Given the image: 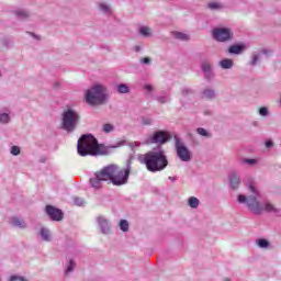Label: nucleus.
<instances>
[{"label":"nucleus","mask_w":281,"mask_h":281,"mask_svg":"<svg viewBox=\"0 0 281 281\" xmlns=\"http://www.w3.org/2000/svg\"><path fill=\"white\" fill-rule=\"evenodd\" d=\"M259 60H260V55L254 53L252 59L250 60L249 65H251V67H256V65H258Z\"/></svg>","instance_id":"32"},{"label":"nucleus","mask_w":281,"mask_h":281,"mask_svg":"<svg viewBox=\"0 0 281 281\" xmlns=\"http://www.w3.org/2000/svg\"><path fill=\"white\" fill-rule=\"evenodd\" d=\"M156 100L159 104H167V102H170V94L168 92H161L160 95L156 97Z\"/></svg>","instance_id":"19"},{"label":"nucleus","mask_w":281,"mask_h":281,"mask_svg":"<svg viewBox=\"0 0 281 281\" xmlns=\"http://www.w3.org/2000/svg\"><path fill=\"white\" fill-rule=\"evenodd\" d=\"M224 281H232V280H229V279H224Z\"/></svg>","instance_id":"47"},{"label":"nucleus","mask_w":281,"mask_h":281,"mask_svg":"<svg viewBox=\"0 0 281 281\" xmlns=\"http://www.w3.org/2000/svg\"><path fill=\"white\" fill-rule=\"evenodd\" d=\"M116 91L119 93H131V87H128V85H126V83H120L116 87Z\"/></svg>","instance_id":"23"},{"label":"nucleus","mask_w":281,"mask_h":281,"mask_svg":"<svg viewBox=\"0 0 281 281\" xmlns=\"http://www.w3.org/2000/svg\"><path fill=\"white\" fill-rule=\"evenodd\" d=\"M97 222L99 223L101 234H111V226L109 225V221L106 218L99 216Z\"/></svg>","instance_id":"13"},{"label":"nucleus","mask_w":281,"mask_h":281,"mask_svg":"<svg viewBox=\"0 0 281 281\" xmlns=\"http://www.w3.org/2000/svg\"><path fill=\"white\" fill-rule=\"evenodd\" d=\"M220 65L222 69H232V67H234V60L225 58L220 61Z\"/></svg>","instance_id":"22"},{"label":"nucleus","mask_w":281,"mask_h":281,"mask_svg":"<svg viewBox=\"0 0 281 281\" xmlns=\"http://www.w3.org/2000/svg\"><path fill=\"white\" fill-rule=\"evenodd\" d=\"M100 10L104 12V14H110L111 13V8H109V4L106 3H101L100 4Z\"/></svg>","instance_id":"35"},{"label":"nucleus","mask_w":281,"mask_h":281,"mask_svg":"<svg viewBox=\"0 0 281 281\" xmlns=\"http://www.w3.org/2000/svg\"><path fill=\"white\" fill-rule=\"evenodd\" d=\"M169 181L175 182V181H177V178H175V177H169Z\"/></svg>","instance_id":"46"},{"label":"nucleus","mask_w":281,"mask_h":281,"mask_svg":"<svg viewBox=\"0 0 281 281\" xmlns=\"http://www.w3.org/2000/svg\"><path fill=\"white\" fill-rule=\"evenodd\" d=\"M45 212L47 216H49L50 221L60 222L63 218H65V214L63 213V210L57 209L52 205H46Z\"/></svg>","instance_id":"10"},{"label":"nucleus","mask_w":281,"mask_h":281,"mask_svg":"<svg viewBox=\"0 0 281 281\" xmlns=\"http://www.w3.org/2000/svg\"><path fill=\"white\" fill-rule=\"evenodd\" d=\"M259 115H261V117H267L269 116V108L267 106H262L259 109Z\"/></svg>","instance_id":"34"},{"label":"nucleus","mask_w":281,"mask_h":281,"mask_svg":"<svg viewBox=\"0 0 281 281\" xmlns=\"http://www.w3.org/2000/svg\"><path fill=\"white\" fill-rule=\"evenodd\" d=\"M40 236H42V240L45 243H49V240H52V234L49 233V229L45 227L41 228Z\"/></svg>","instance_id":"18"},{"label":"nucleus","mask_w":281,"mask_h":281,"mask_svg":"<svg viewBox=\"0 0 281 281\" xmlns=\"http://www.w3.org/2000/svg\"><path fill=\"white\" fill-rule=\"evenodd\" d=\"M12 117L5 112H0V124H10Z\"/></svg>","instance_id":"25"},{"label":"nucleus","mask_w":281,"mask_h":281,"mask_svg":"<svg viewBox=\"0 0 281 281\" xmlns=\"http://www.w3.org/2000/svg\"><path fill=\"white\" fill-rule=\"evenodd\" d=\"M256 245L260 248V249H269L271 247V244L269 243V240L265 239V238H259L256 240Z\"/></svg>","instance_id":"21"},{"label":"nucleus","mask_w":281,"mask_h":281,"mask_svg":"<svg viewBox=\"0 0 281 281\" xmlns=\"http://www.w3.org/2000/svg\"><path fill=\"white\" fill-rule=\"evenodd\" d=\"M11 155H14V157H16L18 155H21V148L19 146H12Z\"/></svg>","instance_id":"37"},{"label":"nucleus","mask_w":281,"mask_h":281,"mask_svg":"<svg viewBox=\"0 0 281 281\" xmlns=\"http://www.w3.org/2000/svg\"><path fill=\"white\" fill-rule=\"evenodd\" d=\"M80 123V114L74 110L68 109L61 114V128L66 131V133H74L76 128H78V124Z\"/></svg>","instance_id":"6"},{"label":"nucleus","mask_w":281,"mask_h":281,"mask_svg":"<svg viewBox=\"0 0 281 281\" xmlns=\"http://www.w3.org/2000/svg\"><path fill=\"white\" fill-rule=\"evenodd\" d=\"M175 139L176 154L180 161H192V151H190V149L186 146V143H183V140L177 136H175Z\"/></svg>","instance_id":"7"},{"label":"nucleus","mask_w":281,"mask_h":281,"mask_svg":"<svg viewBox=\"0 0 281 281\" xmlns=\"http://www.w3.org/2000/svg\"><path fill=\"white\" fill-rule=\"evenodd\" d=\"M113 131H115V126L111 123H105L102 126V132L103 133H113Z\"/></svg>","instance_id":"28"},{"label":"nucleus","mask_w":281,"mask_h":281,"mask_svg":"<svg viewBox=\"0 0 281 281\" xmlns=\"http://www.w3.org/2000/svg\"><path fill=\"white\" fill-rule=\"evenodd\" d=\"M201 69L203 71L204 78H206V80H212V78H214V72H212V64L210 61L202 60Z\"/></svg>","instance_id":"11"},{"label":"nucleus","mask_w":281,"mask_h":281,"mask_svg":"<svg viewBox=\"0 0 281 281\" xmlns=\"http://www.w3.org/2000/svg\"><path fill=\"white\" fill-rule=\"evenodd\" d=\"M142 124H143V126H150V125H153V119L142 117Z\"/></svg>","instance_id":"36"},{"label":"nucleus","mask_w":281,"mask_h":281,"mask_svg":"<svg viewBox=\"0 0 281 281\" xmlns=\"http://www.w3.org/2000/svg\"><path fill=\"white\" fill-rule=\"evenodd\" d=\"M173 37L177 38V41H190V35L181 32H173Z\"/></svg>","instance_id":"24"},{"label":"nucleus","mask_w":281,"mask_h":281,"mask_svg":"<svg viewBox=\"0 0 281 281\" xmlns=\"http://www.w3.org/2000/svg\"><path fill=\"white\" fill-rule=\"evenodd\" d=\"M14 14L18 19L24 20V19H30V13L27 10L25 9H20V10H15Z\"/></svg>","instance_id":"20"},{"label":"nucleus","mask_w":281,"mask_h":281,"mask_svg":"<svg viewBox=\"0 0 281 281\" xmlns=\"http://www.w3.org/2000/svg\"><path fill=\"white\" fill-rule=\"evenodd\" d=\"M170 133L165 131H157L151 137H149L148 140H146V144H167L170 142Z\"/></svg>","instance_id":"9"},{"label":"nucleus","mask_w":281,"mask_h":281,"mask_svg":"<svg viewBox=\"0 0 281 281\" xmlns=\"http://www.w3.org/2000/svg\"><path fill=\"white\" fill-rule=\"evenodd\" d=\"M207 10L216 11V10H223L225 5L221 2L212 1L206 4Z\"/></svg>","instance_id":"17"},{"label":"nucleus","mask_w":281,"mask_h":281,"mask_svg":"<svg viewBox=\"0 0 281 281\" xmlns=\"http://www.w3.org/2000/svg\"><path fill=\"white\" fill-rule=\"evenodd\" d=\"M78 155L80 157H87V155H91L92 157H97L98 155H106L108 150L104 145L98 143V138L91 134H83L77 144Z\"/></svg>","instance_id":"4"},{"label":"nucleus","mask_w":281,"mask_h":281,"mask_svg":"<svg viewBox=\"0 0 281 281\" xmlns=\"http://www.w3.org/2000/svg\"><path fill=\"white\" fill-rule=\"evenodd\" d=\"M29 34H30V36H33V38H37V41H38L40 37L36 34H34L32 32H30Z\"/></svg>","instance_id":"43"},{"label":"nucleus","mask_w":281,"mask_h":281,"mask_svg":"<svg viewBox=\"0 0 281 281\" xmlns=\"http://www.w3.org/2000/svg\"><path fill=\"white\" fill-rule=\"evenodd\" d=\"M202 95L206 100H214V98H216V91H214V89L207 88L202 91Z\"/></svg>","instance_id":"16"},{"label":"nucleus","mask_w":281,"mask_h":281,"mask_svg":"<svg viewBox=\"0 0 281 281\" xmlns=\"http://www.w3.org/2000/svg\"><path fill=\"white\" fill-rule=\"evenodd\" d=\"M11 225H13V227H19V229H25V227H27V225L25 224V221L19 217H12Z\"/></svg>","instance_id":"15"},{"label":"nucleus","mask_w":281,"mask_h":281,"mask_svg":"<svg viewBox=\"0 0 281 281\" xmlns=\"http://www.w3.org/2000/svg\"><path fill=\"white\" fill-rule=\"evenodd\" d=\"M119 225H120L121 232H128V221L121 220Z\"/></svg>","instance_id":"31"},{"label":"nucleus","mask_w":281,"mask_h":281,"mask_svg":"<svg viewBox=\"0 0 281 281\" xmlns=\"http://www.w3.org/2000/svg\"><path fill=\"white\" fill-rule=\"evenodd\" d=\"M249 195L239 194L237 196L238 203L241 205H247L248 210L252 212L256 216H260L263 212L269 214H279L280 209L276 207L271 202H265L263 204L258 201L260 199V191L258 190V184L251 181L247 184Z\"/></svg>","instance_id":"2"},{"label":"nucleus","mask_w":281,"mask_h":281,"mask_svg":"<svg viewBox=\"0 0 281 281\" xmlns=\"http://www.w3.org/2000/svg\"><path fill=\"white\" fill-rule=\"evenodd\" d=\"M150 63H153V59H150L149 57H144L140 59L142 65H150Z\"/></svg>","instance_id":"40"},{"label":"nucleus","mask_w":281,"mask_h":281,"mask_svg":"<svg viewBox=\"0 0 281 281\" xmlns=\"http://www.w3.org/2000/svg\"><path fill=\"white\" fill-rule=\"evenodd\" d=\"M137 160L146 167L148 172H161L168 168V156H166V151L161 147L146 154H139Z\"/></svg>","instance_id":"3"},{"label":"nucleus","mask_w":281,"mask_h":281,"mask_svg":"<svg viewBox=\"0 0 281 281\" xmlns=\"http://www.w3.org/2000/svg\"><path fill=\"white\" fill-rule=\"evenodd\" d=\"M74 203H75V205H78L80 207V206L85 205V199H82V198H75L74 199Z\"/></svg>","instance_id":"38"},{"label":"nucleus","mask_w":281,"mask_h":281,"mask_svg":"<svg viewBox=\"0 0 281 281\" xmlns=\"http://www.w3.org/2000/svg\"><path fill=\"white\" fill-rule=\"evenodd\" d=\"M212 36L217 43H229L234 38V32L229 27H215L212 30Z\"/></svg>","instance_id":"8"},{"label":"nucleus","mask_w":281,"mask_h":281,"mask_svg":"<svg viewBox=\"0 0 281 281\" xmlns=\"http://www.w3.org/2000/svg\"><path fill=\"white\" fill-rule=\"evenodd\" d=\"M196 133H198V135H201L202 137H207V138L212 137V134L203 127L196 128Z\"/></svg>","instance_id":"29"},{"label":"nucleus","mask_w":281,"mask_h":281,"mask_svg":"<svg viewBox=\"0 0 281 281\" xmlns=\"http://www.w3.org/2000/svg\"><path fill=\"white\" fill-rule=\"evenodd\" d=\"M139 34L142 35V36H146V37H148V36H151V31H150V27H148V26H140L139 27Z\"/></svg>","instance_id":"27"},{"label":"nucleus","mask_w":281,"mask_h":281,"mask_svg":"<svg viewBox=\"0 0 281 281\" xmlns=\"http://www.w3.org/2000/svg\"><path fill=\"white\" fill-rule=\"evenodd\" d=\"M144 89H145V91H148L149 93H151V91H155V88L148 83H146L144 86Z\"/></svg>","instance_id":"41"},{"label":"nucleus","mask_w":281,"mask_h":281,"mask_svg":"<svg viewBox=\"0 0 281 281\" xmlns=\"http://www.w3.org/2000/svg\"><path fill=\"white\" fill-rule=\"evenodd\" d=\"M194 91L191 88H182V95H191Z\"/></svg>","instance_id":"39"},{"label":"nucleus","mask_w":281,"mask_h":281,"mask_svg":"<svg viewBox=\"0 0 281 281\" xmlns=\"http://www.w3.org/2000/svg\"><path fill=\"white\" fill-rule=\"evenodd\" d=\"M76 269V261L74 259H70L66 269V273H71Z\"/></svg>","instance_id":"33"},{"label":"nucleus","mask_w":281,"mask_h":281,"mask_svg":"<svg viewBox=\"0 0 281 281\" xmlns=\"http://www.w3.org/2000/svg\"><path fill=\"white\" fill-rule=\"evenodd\" d=\"M245 52V44H234L228 47V54H243Z\"/></svg>","instance_id":"14"},{"label":"nucleus","mask_w":281,"mask_h":281,"mask_svg":"<svg viewBox=\"0 0 281 281\" xmlns=\"http://www.w3.org/2000/svg\"><path fill=\"white\" fill-rule=\"evenodd\" d=\"M128 177H131V162L124 169H120L117 165H108L100 171H97L94 177L90 178V186L94 190H100L103 181H110L112 186L116 187L126 186Z\"/></svg>","instance_id":"1"},{"label":"nucleus","mask_w":281,"mask_h":281,"mask_svg":"<svg viewBox=\"0 0 281 281\" xmlns=\"http://www.w3.org/2000/svg\"><path fill=\"white\" fill-rule=\"evenodd\" d=\"M240 164H247L248 166H256V164H258V160L252 158H243L240 160Z\"/></svg>","instance_id":"30"},{"label":"nucleus","mask_w":281,"mask_h":281,"mask_svg":"<svg viewBox=\"0 0 281 281\" xmlns=\"http://www.w3.org/2000/svg\"><path fill=\"white\" fill-rule=\"evenodd\" d=\"M134 52H142V47L140 46H135Z\"/></svg>","instance_id":"44"},{"label":"nucleus","mask_w":281,"mask_h":281,"mask_svg":"<svg viewBox=\"0 0 281 281\" xmlns=\"http://www.w3.org/2000/svg\"><path fill=\"white\" fill-rule=\"evenodd\" d=\"M86 102L91 106H98L106 102V88L102 85H94L86 92Z\"/></svg>","instance_id":"5"},{"label":"nucleus","mask_w":281,"mask_h":281,"mask_svg":"<svg viewBox=\"0 0 281 281\" xmlns=\"http://www.w3.org/2000/svg\"><path fill=\"white\" fill-rule=\"evenodd\" d=\"M266 148H273V140H267Z\"/></svg>","instance_id":"42"},{"label":"nucleus","mask_w":281,"mask_h":281,"mask_svg":"<svg viewBox=\"0 0 281 281\" xmlns=\"http://www.w3.org/2000/svg\"><path fill=\"white\" fill-rule=\"evenodd\" d=\"M228 181H229V188H232V190H238L241 183L240 176H238V173L236 172L229 173Z\"/></svg>","instance_id":"12"},{"label":"nucleus","mask_w":281,"mask_h":281,"mask_svg":"<svg viewBox=\"0 0 281 281\" xmlns=\"http://www.w3.org/2000/svg\"><path fill=\"white\" fill-rule=\"evenodd\" d=\"M261 54H265L266 56L269 54V50L267 49H261Z\"/></svg>","instance_id":"45"},{"label":"nucleus","mask_w":281,"mask_h":281,"mask_svg":"<svg viewBox=\"0 0 281 281\" xmlns=\"http://www.w3.org/2000/svg\"><path fill=\"white\" fill-rule=\"evenodd\" d=\"M201 201H199L195 196H191L188 200V205L192 207V210H196L199 207Z\"/></svg>","instance_id":"26"}]
</instances>
